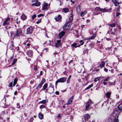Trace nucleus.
Returning a JSON list of instances; mask_svg holds the SVG:
<instances>
[{"label":"nucleus","instance_id":"1","mask_svg":"<svg viewBox=\"0 0 122 122\" xmlns=\"http://www.w3.org/2000/svg\"><path fill=\"white\" fill-rule=\"evenodd\" d=\"M73 15L72 14H70V16L69 18V20L68 22H66L63 26V28L64 30H68L70 28V24L69 23H71L73 20Z\"/></svg>","mask_w":122,"mask_h":122},{"label":"nucleus","instance_id":"2","mask_svg":"<svg viewBox=\"0 0 122 122\" xmlns=\"http://www.w3.org/2000/svg\"><path fill=\"white\" fill-rule=\"evenodd\" d=\"M118 114V112L117 111V110H115L114 111L112 114L113 117H115L113 119V122H118L119 120L118 119V116L117 114Z\"/></svg>","mask_w":122,"mask_h":122},{"label":"nucleus","instance_id":"3","mask_svg":"<svg viewBox=\"0 0 122 122\" xmlns=\"http://www.w3.org/2000/svg\"><path fill=\"white\" fill-rule=\"evenodd\" d=\"M66 77H63L57 80L55 82V84L56 85H57L58 83H63L65 82L66 80Z\"/></svg>","mask_w":122,"mask_h":122},{"label":"nucleus","instance_id":"4","mask_svg":"<svg viewBox=\"0 0 122 122\" xmlns=\"http://www.w3.org/2000/svg\"><path fill=\"white\" fill-rule=\"evenodd\" d=\"M93 103V102L91 100H89L86 103V110H88L91 104Z\"/></svg>","mask_w":122,"mask_h":122},{"label":"nucleus","instance_id":"5","mask_svg":"<svg viewBox=\"0 0 122 122\" xmlns=\"http://www.w3.org/2000/svg\"><path fill=\"white\" fill-rule=\"evenodd\" d=\"M33 28L32 27H29L26 30V34H31L32 32Z\"/></svg>","mask_w":122,"mask_h":122},{"label":"nucleus","instance_id":"6","mask_svg":"<svg viewBox=\"0 0 122 122\" xmlns=\"http://www.w3.org/2000/svg\"><path fill=\"white\" fill-rule=\"evenodd\" d=\"M22 30L20 29H19L16 30V36H19L22 34Z\"/></svg>","mask_w":122,"mask_h":122},{"label":"nucleus","instance_id":"7","mask_svg":"<svg viewBox=\"0 0 122 122\" xmlns=\"http://www.w3.org/2000/svg\"><path fill=\"white\" fill-rule=\"evenodd\" d=\"M10 18L8 17L5 20V21L3 23V25L5 26L6 25H8L9 24V23L8 22V21L10 20Z\"/></svg>","mask_w":122,"mask_h":122},{"label":"nucleus","instance_id":"8","mask_svg":"<svg viewBox=\"0 0 122 122\" xmlns=\"http://www.w3.org/2000/svg\"><path fill=\"white\" fill-rule=\"evenodd\" d=\"M55 19L56 21H61V16L60 15H58L55 17Z\"/></svg>","mask_w":122,"mask_h":122},{"label":"nucleus","instance_id":"9","mask_svg":"<svg viewBox=\"0 0 122 122\" xmlns=\"http://www.w3.org/2000/svg\"><path fill=\"white\" fill-rule=\"evenodd\" d=\"M45 82V79L44 78L42 79V81H41V83L37 86V88H39L41 87V86L43 85L44 82Z\"/></svg>","mask_w":122,"mask_h":122},{"label":"nucleus","instance_id":"10","mask_svg":"<svg viewBox=\"0 0 122 122\" xmlns=\"http://www.w3.org/2000/svg\"><path fill=\"white\" fill-rule=\"evenodd\" d=\"M118 1L119 0H112V2L113 3L115 6H117L120 4L121 3V2L120 3L119 2H118Z\"/></svg>","mask_w":122,"mask_h":122},{"label":"nucleus","instance_id":"11","mask_svg":"<svg viewBox=\"0 0 122 122\" xmlns=\"http://www.w3.org/2000/svg\"><path fill=\"white\" fill-rule=\"evenodd\" d=\"M74 96H72L66 104L69 105L71 104L72 102Z\"/></svg>","mask_w":122,"mask_h":122},{"label":"nucleus","instance_id":"12","mask_svg":"<svg viewBox=\"0 0 122 122\" xmlns=\"http://www.w3.org/2000/svg\"><path fill=\"white\" fill-rule=\"evenodd\" d=\"M48 5L47 3H46L45 2H44L43 3V6L42 9L43 10H45L47 9V6Z\"/></svg>","mask_w":122,"mask_h":122},{"label":"nucleus","instance_id":"13","mask_svg":"<svg viewBox=\"0 0 122 122\" xmlns=\"http://www.w3.org/2000/svg\"><path fill=\"white\" fill-rule=\"evenodd\" d=\"M61 44V41L60 40H58L57 41V43L56 44L55 46L57 48L59 47Z\"/></svg>","mask_w":122,"mask_h":122},{"label":"nucleus","instance_id":"14","mask_svg":"<svg viewBox=\"0 0 122 122\" xmlns=\"http://www.w3.org/2000/svg\"><path fill=\"white\" fill-rule=\"evenodd\" d=\"M32 52L31 50H29L27 52V55L29 57H31L32 56Z\"/></svg>","mask_w":122,"mask_h":122},{"label":"nucleus","instance_id":"15","mask_svg":"<svg viewBox=\"0 0 122 122\" xmlns=\"http://www.w3.org/2000/svg\"><path fill=\"white\" fill-rule=\"evenodd\" d=\"M85 121H87L90 118V116L88 114H86L84 116Z\"/></svg>","mask_w":122,"mask_h":122},{"label":"nucleus","instance_id":"16","mask_svg":"<svg viewBox=\"0 0 122 122\" xmlns=\"http://www.w3.org/2000/svg\"><path fill=\"white\" fill-rule=\"evenodd\" d=\"M65 32L64 31H61L59 34V36L60 38H61L64 35Z\"/></svg>","mask_w":122,"mask_h":122},{"label":"nucleus","instance_id":"17","mask_svg":"<svg viewBox=\"0 0 122 122\" xmlns=\"http://www.w3.org/2000/svg\"><path fill=\"white\" fill-rule=\"evenodd\" d=\"M21 19L23 20H25L26 18V16L24 14H23L20 17Z\"/></svg>","mask_w":122,"mask_h":122},{"label":"nucleus","instance_id":"18","mask_svg":"<svg viewBox=\"0 0 122 122\" xmlns=\"http://www.w3.org/2000/svg\"><path fill=\"white\" fill-rule=\"evenodd\" d=\"M38 117L40 119H42L43 118V115L42 113H39Z\"/></svg>","mask_w":122,"mask_h":122},{"label":"nucleus","instance_id":"19","mask_svg":"<svg viewBox=\"0 0 122 122\" xmlns=\"http://www.w3.org/2000/svg\"><path fill=\"white\" fill-rule=\"evenodd\" d=\"M41 4V3L40 2H37L34 4H32V5L34 6V5H35L36 6H39Z\"/></svg>","mask_w":122,"mask_h":122},{"label":"nucleus","instance_id":"20","mask_svg":"<svg viewBox=\"0 0 122 122\" xmlns=\"http://www.w3.org/2000/svg\"><path fill=\"white\" fill-rule=\"evenodd\" d=\"M87 13V12L86 11H81V16L83 17V16L84 15Z\"/></svg>","mask_w":122,"mask_h":122},{"label":"nucleus","instance_id":"21","mask_svg":"<svg viewBox=\"0 0 122 122\" xmlns=\"http://www.w3.org/2000/svg\"><path fill=\"white\" fill-rule=\"evenodd\" d=\"M14 43L13 41H11L10 43V48L11 50H12L14 47Z\"/></svg>","mask_w":122,"mask_h":122},{"label":"nucleus","instance_id":"22","mask_svg":"<svg viewBox=\"0 0 122 122\" xmlns=\"http://www.w3.org/2000/svg\"><path fill=\"white\" fill-rule=\"evenodd\" d=\"M76 8L77 12L78 13H79L81 10L80 6L79 5H77L76 7Z\"/></svg>","mask_w":122,"mask_h":122},{"label":"nucleus","instance_id":"23","mask_svg":"<svg viewBox=\"0 0 122 122\" xmlns=\"http://www.w3.org/2000/svg\"><path fill=\"white\" fill-rule=\"evenodd\" d=\"M96 33H95L93 36H92L90 37L89 38L88 40H90V39H94L95 37L96 36Z\"/></svg>","mask_w":122,"mask_h":122},{"label":"nucleus","instance_id":"24","mask_svg":"<svg viewBox=\"0 0 122 122\" xmlns=\"http://www.w3.org/2000/svg\"><path fill=\"white\" fill-rule=\"evenodd\" d=\"M105 63L104 61H102L100 65V66L101 68H102L105 65Z\"/></svg>","mask_w":122,"mask_h":122},{"label":"nucleus","instance_id":"25","mask_svg":"<svg viewBox=\"0 0 122 122\" xmlns=\"http://www.w3.org/2000/svg\"><path fill=\"white\" fill-rule=\"evenodd\" d=\"M111 94V93L110 92H107L106 94L107 97L108 98H109L110 97Z\"/></svg>","mask_w":122,"mask_h":122},{"label":"nucleus","instance_id":"26","mask_svg":"<svg viewBox=\"0 0 122 122\" xmlns=\"http://www.w3.org/2000/svg\"><path fill=\"white\" fill-rule=\"evenodd\" d=\"M62 11L63 12L66 13L69 11V9L68 8H64L63 9Z\"/></svg>","mask_w":122,"mask_h":122},{"label":"nucleus","instance_id":"27","mask_svg":"<svg viewBox=\"0 0 122 122\" xmlns=\"http://www.w3.org/2000/svg\"><path fill=\"white\" fill-rule=\"evenodd\" d=\"M118 108L120 110H122V103L119 104L118 106Z\"/></svg>","mask_w":122,"mask_h":122},{"label":"nucleus","instance_id":"28","mask_svg":"<svg viewBox=\"0 0 122 122\" xmlns=\"http://www.w3.org/2000/svg\"><path fill=\"white\" fill-rule=\"evenodd\" d=\"M46 102H47L46 100H43L41 101H40L39 102V103H40L45 104Z\"/></svg>","mask_w":122,"mask_h":122},{"label":"nucleus","instance_id":"29","mask_svg":"<svg viewBox=\"0 0 122 122\" xmlns=\"http://www.w3.org/2000/svg\"><path fill=\"white\" fill-rule=\"evenodd\" d=\"M93 86V84H91L88 87H87L85 89V90H86L89 89L92 87Z\"/></svg>","mask_w":122,"mask_h":122},{"label":"nucleus","instance_id":"30","mask_svg":"<svg viewBox=\"0 0 122 122\" xmlns=\"http://www.w3.org/2000/svg\"><path fill=\"white\" fill-rule=\"evenodd\" d=\"M48 84L47 83H46L45 84L43 87V90H44L47 87Z\"/></svg>","mask_w":122,"mask_h":122},{"label":"nucleus","instance_id":"31","mask_svg":"<svg viewBox=\"0 0 122 122\" xmlns=\"http://www.w3.org/2000/svg\"><path fill=\"white\" fill-rule=\"evenodd\" d=\"M17 59H16L15 58L14 59L13 61L12 64L11 66H12L15 63L17 62Z\"/></svg>","mask_w":122,"mask_h":122},{"label":"nucleus","instance_id":"32","mask_svg":"<svg viewBox=\"0 0 122 122\" xmlns=\"http://www.w3.org/2000/svg\"><path fill=\"white\" fill-rule=\"evenodd\" d=\"M112 116H111V118H109L108 121L107 122H113L112 119Z\"/></svg>","mask_w":122,"mask_h":122},{"label":"nucleus","instance_id":"33","mask_svg":"<svg viewBox=\"0 0 122 122\" xmlns=\"http://www.w3.org/2000/svg\"><path fill=\"white\" fill-rule=\"evenodd\" d=\"M62 116V114H58V115L57 116V117L60 119L61 118Z\"/></svg>","mask_w":122,"mask_h":122},{"label":"nucleus","instance_id":"34","mask_svg":"<svg viewBox=\"0 0 122 122\" xmlns=\"http://www.w3.org/2000/svg\"><path fill=\"white\" fill-rule=\"evenodd\" d=\"M71 77V76L70 75L69 76L68 79L67 80L66 83H69L70 81V79Z\"/></svg>","mask_w":122,"mask_h":122},{"label":"nucleus","instance_id":"35","mask_svg":"<svg viewBox=\"0 0 122 122\" xmlns=\"http://www.w3.org/2000/svg\"><path fill=\"white\" fill-rule=\"evenodd\" d=\"M109 25L112 27H114L116 25V24L115 23H113Z\"/></svg>","mask_w":122,"mask_h":122},{"label":"nucleus","instance_id":"36","mask_svg":"<svg viewBox=\"0 0 122 122\" xmlns=\"http://www.w3.org/2000/svg\"><path fill=\"white\" fill-rule=\"evenodd\" d=\"M110 78V77H107L106 79L104 80V81H107Z\"/></svg>","mask_w":122,"mask_h":122},{"label":"nucleus","instance_id":"37","mask_svg":"<svg viewBox=\"0 0 122 122\" xmlns=\"http://www.w3.org/2000/svg\"><path fill=\"white\" fill-rule=\"evenodd\" d=\"M100 11H102L103 12H105L107 11L106 10V9L105 8H104V9H100Z\"/></svg>","mask_w":122,"mask_h":122},{"label":"nucleus","instance_id":"38","mask_svg":"<svg viewBox=\"0 0 122 122\" xmlns=\"http://www.w3.org/2000/svg\"><path fill=\"white\" fill-rule=\"evenodd\" d=\"M14 31H11L10 32L11 36V37H12L14 36Z\"/></svg>","mask_w":122,"mask_h":122},{"label":"nucleus","instance_id":"39","mask_svg":"<svg viewBox=\"0 0 122 122\" xmlns=\"http://www.w3.org/2000/svg\"><path fill=\"white\" fill-rule=\"evenodd\" d=\"M76 44L75 43H74V44H72L71 45V46L73 47H75V48H76L77 46H76Z\"/></svg>","mask_w":122,"mask_h":122},{"label":"nucleus","instance_id":"40","mask_svg":"<svg viewBox=\"0 0 122 122\" xmlns=\"http://www.w3.org/2000/svg\"><path fill=\"white\" fill-rule=\"evenodd\" d=\"M36 14H34L32 15V20H33L36 17Z\"/></svg>","mask_w":122,"mask_h":122},{"label":"nucleus","instance_id":"41","mask_svg":"<svg viewBox=\"0 0 122 122\" xmlns=\"http://www.w3.org/2000/svg\"><path fill=\"white\" fill-rule=\"evenodd\" d=\"M99 77L95 78L94 79V81L95 82H96V81H97L99 80Z\"/></svg>","mask_w":122,"mask_h":122},{"label":"nucleus","instance_id":"42","mask_svg":"<svg viewBox=\"0 0 122 122\" xmlns=\"http://www.w3.org/2000/svg\"><path fill=\"white\" fill-rule=\"evenodd\" d=\"M18 80V78H16L14 79L13 82L16 83H17V82Z\"/></svg>","mask_w":122,"mask_h":122},{"label":"nucleus","instance_id":"43","mask_svg":"<svg viewBox=\"0 0 122 122\" xmlns=\"http://www.w3.org/2000/svg\"><path fill=\"white\" fill-rule=\"evenodd\" d=\"M45 107V105H41L40 106V108L41 109L42 108Z\"/></svg>","mask_w":122,"mask_h":122},{"label":"nucleus","instance_id":"44","mask_svg":"<svg viewBox=\"0 0 122 122\" xmlns=\"http://www.w3.org/2000/svg\"><path fill=\"white\" fill-rule=\"evenodd\" d=\"M100 9L98 7H96L95 9V10H99Z\"/></svg>","mask_w":122,"mask_h":122},{"label":"nucleus","instance_id":"45","mask_svg":"<svg viewBox=\"0 0 122 122\" xmlns=\"http://www.w3.org/2000/svg\"><path fill=\"white\" fill-rule=\"evenodd\" d=\"M34 119L33 117H31V118L30 120H29V121L30 122H32L33 120Z\"/></svg>","mask_w":122,"mask_h":122},{"label":"nucleus","instance_id":"46","mask_svg":"<svg viewBox=\"0 0 122 122\" xmlns=\"http://www.w3.org/2000/svg\"><path fill=\"white\" fill-rule=\"evenodd\" d=\"M13 84V83L12 82H11L9 84V87H11L12 86Z\"/></svg>","mask_w":122,"mask_h":122},{"label":"nucleus","instance_id":"47","mask_svg":"<svg viewBox=\"0 0 122 122\" xmlns=\"http://www.w3.org/2000/svg\"><path fill=\"white\" fill-rule=\"evenodd\" d=\"M34 69L35 70L37 71V68L36 66L35 65L34 67Z\"/></svg>","mask_w":122,"mask_h":122},{"label":"nucleus","instance_id":"48","mask_svg":"<svg viewBox=\"0 0 122 122\" xmlns=\"http://www.w3.org/2000/svg\"><path fill=\"white\" fill-rule=\"evenodd\" d=\"M17 107L19 109H20V105H19L18 104V103H17Z\"/></svg>","mask_w":122,"mask_h":122},{"label":"nucleus","instance_id":"49","mask_svg":"<svg viewBox=\"0 0 122 122\" xmlns=\"http://www.w3.org/2000/svg\"><path fill=\"white\" fill-rule=\"evenodd\" d=\"M120 13L117 12L116 13V15L117 17L118 16V15H120Z\"/></svg>","mask_w":122,"mask_h":122},{"label":"nucleus","instance_id":"50","mask_svg":"<svg viewBox=\"0 0 122 122\" xmlns=\"http://www.w3.org/2000/svg\"><path fill=\"white\" fill-rule=\"evenodd\" d=\"M43 16V15L42 14H40L39 15H38V17H40Z\"/></svg>","mask_w":122,"mask_h":122},{"label":"nucleus","instance_id":"51","mask_svg":"<svg viewBox=\"0 0 122 122\" xmlns=\"http://www.w3.org/2000/svg\"><path fill=\"white\" fill-rule=\"evenodd\" d=\"M76 0H71V1L72 3L73 4L74 3L75 1Z\"/></svg>","mask_w":122,"mask_h":122},{"label":"nucleus","instance_id":"52","mask_svg":"<svg viewBox=\"0 0 122 122\" xmlns=\"http://www.w3.org/2000/svg\"><path fill=\"white\" fill-rule=\"evenodd\" d=\"M56 94L57 95H59V93L58 91H56L55 92Z\"/></svg>","mask_w":122,"mask_h":122},{"label":"nucleus","instance_id":"53","mask_svg":"<svg viewBox=\"0 0 122 122\" xmlns=\"http://www.w3.org/2000/svg\"><path fill=\"white\" fill-rule=\"evenodd\" d=\"M11 28V27L10 26H9L8 27H5V28L7 29L8 30V29H10Z\"/></svg>","mask_w":122,"mask_h":122},{"label":"nucleus","instance_id":"54","mask_svg":"<svg viewBox=\"0 0 122 122\" xmlns=\"http://www.w3.org/2000/svg\"><path fill=\"white\" fill-rule=\"evenodd\" d=\"M41 20H38L36 22V23L37 24H38L41 22Z\"/></svg>","mask_w":122,"mask_h":122},{"label":"nucleus","instance_id":"55","mask_svg":"<svg viewBox=\"0 0 122 122\" xmlns=\"http://www.w3.org/2000/svg\"><path fill=\"white\" fill-rule=\"evenodd\" d=\"M104 70L106 72H107L108 71V70L107 68H104Z\"/></svg>","mask_w":122,"mask_h":122},{"label":"nucleus","instance_id":"56","mask_svg":"<svg viewBox=\"0 0 122 122\" xmlns=\"http://www.w3.org/2000/svg\"><path fill=\"white\" fill-rule=\"evenodd\" d=\"M16 86L17 87V89L18 90H19L20 89V87H18V86L17 85Z\"/></svg>","mask_w":122,"mask_h":122},{"label":"nucleus","instance_id":"57","mask_svg":"<svg viewBox=\"0 0 122 122\" xmlns=\"http://www.w3.org/2000/svg\"><path fill=\"white\" fill-rule=\"evenodd\" d=\"M44 50H45L46 51H47L48 50V49L47 48H45L44 49Z\"/></svg>","mask_w":122,"mask_h":122},{"label":"nucleus","instance_id":"58","mask_svg":"<svg viewBox=\"0 0 122 122\" xmlns=\"http://www.w3.org/2000/svg\"><path fill=\"white\" fill-rule=\"evenodd\" d=\"M90 20H86V22H87V23H88L89 22H90Z\"/></svg>","mask_w":122,"mask_h":122},{"label":"nucleus","instance_id":"59","mask_svg":"<svg viewBox=\"0 0 122 122\" xmlns=\"http://www.w3.org/2000/svg\"><path fill=\"white\" fill-rule=\"evenodd\" d=\"M103 84L105 85H106L107 84V83L104 81L103 82Z\"/></svg>","mask_w":122,"mask_h":122},{"label":"nucleus","instance_id":"60","mask_svg":"<svg viewBox=\"0 0 122 122\" xmlns=\"http://www.w3.org/2000/svg\"><path fill=\"white\" fill-rule=\"evenodd\" d=\"M42 71H41L40 72V73L39 74V76H41L42 75Z\"/></svg>","mask_w":122,"mask_h":122},{"label":"nucleus","instance_id":"61","mask_svg":"<svg viewBox=\"0 0 122 122\" xmlns=\"http://www.w3.org/2000/svg\"><path fill=\"white\" fill-rule=\"evenodd\" d=\"M84 26V25H81V27L82 28H83Z\"/></svg>","mask_w":122,"mask_h":122},{"label":"nucleus","instance_id":"62","mask_svg":"<svg viewBox=\"0 0 122 122\" xmlns=\"http://www.w3.org/2000/svg\"><path fill=\"white\" fill-rule=\"evenodd\" d=\"M17 91H15V92L14 93V94L15 95H16L17 94Z\"/></svg>","mask_w":122,"mask_h":122},{"label":"nucleus","instance_id":"63","mask_svg":"<svg viewBox=\"0 0 122 122\" xmlns=\"http://www.w3.org/2000/svg\"><path fill=\"white\" fill-rule=\"evenodd\" d=\"M30 44L29 43H27V46H30Z\"/></svg>","mask_w":122,"mask_h":122},{"label":"nucleus","instance_id":"64","mask_svg":"<svg viewBox=\"0 0 122 122\" xmlns=\"http://www.w3.org/2000/svg\"><path fill=\"white\" fill-rule=\"evenodd\" d=\"M118 29H119V30H121V28H120V26H118Z\"/></svg>","mask_w":122,"mask_h":122}]
</instances>
